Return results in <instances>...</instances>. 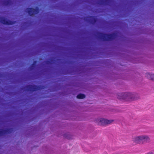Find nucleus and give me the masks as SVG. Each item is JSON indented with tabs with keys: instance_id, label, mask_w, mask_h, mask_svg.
<instances>
[{
	"instance_id": "f257e3e1",
	"label": "nucleus",
	"mask_w": 154,
	"mask_h": 154,
	"mask_svg": "<svg viewBox=\"0 0 154 154\" xmlns=\"http://www.w3.org/2000/svg\"><path fill=\"white\" fill-rule=\"evenodd\" d=\"M97 34L98 35V38L103 41H111L115 38L116 35V34L115 33L107 34L98 32Z\"/></svg>"
},
{
	"instance_id": "f03ea898",
	"label": "nucleus",
	"mask_w": 154,
	"mask_h": 154,
	"mask_svg": "<svg viewBox=\"0 0 154 154\" xmlns=\"http://www.w3.org/2000/svg\"><path fill=\"white\" fill-rule=\"evenodd\" d=\"M134 95L129 92L118 93L117 95V97L118 99L125 100L127 101L134 100Z\"/></svg>"
},
{
	"instance_id": "7ed1b4c3",
	"label": "nucleus",
	"mask_w": 154,
	"mask_h": 154,
	"mask_svg": "<svg viewBox=\"0 0 154 154\" xmlns=\"http://www.w3.org/2000/svg\"><path fill=\"white\" fill-rule=\"evenodd\" d=\"M29 15L30 16H32L34 14H38L39 12V9L38 7H36L35 8H28L26 9Z\"/></svg>"
},
{
	"instance_id": "20e7f679",
	"label": "nucleus",
	"mask_w": 154,
	"mask_h": 154,
	"mask_svg": "<svg viewBox=\"0 0 154 154\" xmlns=\"http://www.w3.org/2000/svg\"><path fill=\"white\" fill-rule=\"evenodd\" d=\"M26 87L27 91L32 92L41 89V86L38 85H27Z\"/></svg>"
},
{
	"instance_id": "39448f33",
	"label": "nucleus",
	"mask_w": 154,
	"mask_h": 154,
	"mask_svg": "<svg viewBox=\"0 0 154 154\" xmlns=\"http://www.w3.org/2000/svg\"><path fill=\"white\" fill-rule=\"evenodd\" d=\"M0 22L1 23L6 25H12L15 23V21H13L9 20H7L4 17H0Z\"/></svg>"
},
{
	"instance_id": "423d86ee",
	"label": "nucleus",
	"mask_w": 154,
	"mask_h": 154,
	"mask_svg": "<svg viewBox=\"0 0 154 154\" xmlns=\"http://www.w3.org/2000/svg\"><path fill=\"white\" fill-rule=\"evenodd\" d=\"M113 121V120H107L104 119H100V122L102 125H106L108 124H110Z\"/></svg>"
},
{
	"instance_id": "0eeeda50",
	"label": "nucleus",
	"mask_w": 154,
	"mask_h": 154,
	"mask_svg": "<svg viewBox=\"0 0 154 154\" xmlns=\"http://www.w3.org/2000/svg\"><path fill=\"white\" fill-rule=\"evenodd\" d=\"M141 144L148 143L150 141V139L147 135H141Z\"/></svg>"
},
{
	"instance_id": "6e6552de",
	"label": "nucleus",
	"mask_w": 154,
	"mask_h": 154,
	"mask_svg": "<svg viewBox=\"0 0 154 154\" xmlns=\"http://www.w3.org/2000/svg\"><path fill=\"white\" fill-rule=\"evenodd\" d=\"M11 129H2L0 130V136L6 134L10 133L11 132Z\"/></svg>"
},
{
	"instance_id": "1a4fd4ad",
	"label": "nucleus",
	"mask_w": 154,
	"mask_h": 154,
	"mask_svg": "<svg viewBox=\"0 0 154 154\" xmlns=\"http://www.w3.org/2000/svg\"><path fill=\"white\" fill-rule=\"evenodd\" d=\"M133 141L137 143L141 144V136L134 137L133 139Z\"/></svg>"
},
{
	"instance_id": "9d476101",
	"label": "nucleus",
	"mask_w": 154,
	"mask_h": 154,
	"mask_svg": "<svg viewBox=\"0 0 154 154\" xmlns=\"http://www.w3.org/2000/svg\"><path fill=\"white\" fill-rule=\"evenodd\" d=\"M89 17V22L92 24H94L97 21V18L96 17L90 16Z\"/></svg>"
},
{
	"instance_id": "9b49d317",
	"label": "nucleus",
	"mask_w": 154,
	"mask_h": 154,
	"mask_svg": "<svg viewBox=\"0 0 154 154\" xmlns=\"http://www.w3.org/2000/svg\"><path fill=\"white\" fill-rule=\"evenodd\" d=\"M146 77L148 79L154 81V74H151L149 73L146 74Z\"/></svg>"
},
{
	"instance_id": "f8f14e48",
	"label": "nucleus",
	"mask_w": 154,
	"mask_h": 154,
	"mask_svg": "<svg viewBox=\"0 0 154 154\" xmlns=\"http://www.w3.org/2000/svg\"><path fill=\"white\" fill-rule=\"evenodd\" d=\"M109 2V0H100L99 4L100 5H108Z\"/></svg>"
},
{
	"instance_id": "ddd939ff",
	"label": "nucleus",
	"mask_w": 154,
	"mask_h": 154,
	"mask_svg": "<svg viewBox=\"0 0 154 154\" xmlns=\"http://www.w3.org/2000/svg\"><path fill=\"white\" fill-rule=\"evenodd\" d=\"M85 97V94H78L77 96V98L79 99H82L84 98Z\"/></svg>"
},
{
	"instance_id": "4468645a",
	"label": "nucleus",
	"mask_w": 154,
	"mask_h": 154,
	"mask_svg": "<svg viewBox=\"0 0 154 154\" xmlns=\"http://www.w3.org/2000/svg\"><path fill=\"white\" fill-rule=\"evenodd\" d=\"M11 1L10 0H4V4L5 6H8L11 4Z\"/></svg>"
},
{
	"instance_id": "2eb2a0df",
	"label": "nucleus",
	"mask_w": 154,
	"mask_h": 154,
	"mask_svg": "<svg viewBox=\"0 0 154 154\" xmlns=\"http://www.w3.org/2000/svg\"><path fill=\"white\" fill-rule=\"evenodd\" d=\"M36 61H35L33 63H32L30 66V69L31 70L33 69L35 67V64L36 63Z\"/></svg>"
},
{
	"instance_id": "dca6fc26",
	"label": "nucleus",
	"mask_w": 154,
	"mask_h": 154,
	"mask_svg": "<svg viewBox=\"0 0 154 154\" xmlns=\"http://www.w3.org/2000/svg\"><path fill=\"white\" fill-rule=\"evenodd\" d=\"M146 154H153V153L152 152H149Z\"/></svg>"
}]
</instances>
